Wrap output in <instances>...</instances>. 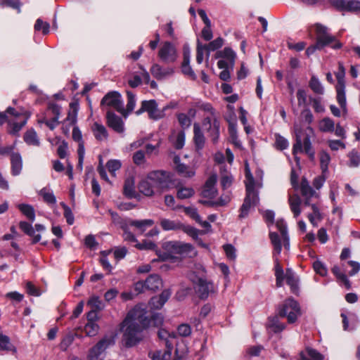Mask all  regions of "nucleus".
<instances>
[{"mask_svg": "<svg viewBox=\"0 0 360 360\" xmlns=\"http://www.w3.org/2000/svg\"><path fill=\"white\" fill-rule=\"evenodd\" d=\"M223 44L224 39L223 38L219 37L214 39L213 41H210L207 45H203V47L208 52L214 51L221 48L223 46Z\"/></svg>", "mask_w": 360, "mask_h": 360, "instance_id": "8fccbe9b", "label": "nucleus"}, {"mask_svg": "<svg viewBox=\"0 0 360 360\" xmlns=\"http://www.w3.org/2000/svg\"><path fill=\"white\" fill-rule=\"evenodd\" d=\"M181 208H183L184 213L190 218L195 220V222L200 221V216L198 213L197 208L194 207H184L183 205H177L176 207L173 208V210H178Z\"/></svg>", "mask_w": 360, "mask_h": 360, "instance_id": "ea45409f", "label": "nucleus"}, {"mask_svg": "<svg viewBox=\"0 0 360 360\" xmlns=\"http://www.w3.org/2000/svg\"><path fill=\"white\" fill-rule=\"evenodd\" d=\"M278 315L280 318H287L289 324L295 323L302 315L299 302L292 297L285 299L278 306Z\"/></svg>", "mask_w": 360, "mask_h": 360, "instance_id": "20e7f679", "label": "nucleus"}, {"mask_svg": "<svg viewBox=\"0 0 360 360\" xmlns=\"http://www.w3.org/2000/svg\"><path fill=\"white\" fill-rule=\"evenodd\" d=\"M127 108L125 112V115L128 113L131 112L135 107L136 105V98H135V94L131 92V91H127Z\"/></svg>", "mask_w": 360, "mask_h": 360, "instance_id": "3c124183", "label": "nucleus"}, {"mask_svg": "<svg viewBox=\"0 0 360 360\" xmlns=\"http://www.w3.org/2000/svg\"><path fill=\"white\" fill-rule=\"evenodd\" d=\"M216 58H225L228 60L230 63L233 65L235 63L236 54L235 51L230 47H225L221 51H218L215 53Z\"/></svg>", "mask_w": 360, "mask_h": 360, "instance_id": "c85d7f7f", "label": "nucleus"}, {"mask_svg": "<svg viewBox=\"0 0 360 360\" xmlns=\"http://www.w3.org/2000/svg\"><path fill=\"white\" fill-rule=\"evenodd\" d=\"M259 198L258 192H252V188H248L245 197L240 208L238 218L240 219L246 218L250 212L251 207H255L259 203Z\"/></svg>", "mask_w": 360, "mask_h": 360, "instance_id": "9d476101", "label": "nucleus"}, {"mask_svg": "<svg viewBox=\"0 0 360 360\" xmlns=\"http://www.w3.org/2000/svg\"><path fill=\"white\" fill-rule=\"evenodd\" d=\"M154 224V220L150 219L142 220L131 219L129 221V225L136 228L141 234H143L147 228L153 226Z\"/></svg>", "mask_w": 360, "mask_h": 360, "instance_id": "a878e982", "label": "nucleus"}, {"mask_svg": "<svg viewBox=\"0 0 360 360\" xmlns=\"http://www.w3.org/2000/svg\"><path fill=\"white\" fill-rule=\"evenodd\" d=\"M110 340L103 338L99 340L90 350L88 354V360H98V356L108 347L110 345Z\"/></svg>", "mask_w": 360, "mask_h": 360, "instance_id": "2eb2a0df", "label": "nucleus"}, {"mask_svg": "<svg viewBox=\"0 0 360 360\" xmlns=\"http://www.w3.org/2000/svg\"><path fill=\"white\" fill-rule=\"evenodd\" d=\"M101 105H107L114 108L117 112L125 116V110L123 108L121 94L116 91L108 92L101 100Z\"/></svg>", "mask_w": 360, "mask_h": 360, "instance_id": "f8f14e48", "label": "nucleus"}, {"mask_svg": "<svg viewBox=\"0 0 360 360\" xmlns=\"http://www.w3.org/2000/svg\"><path fill=\"white\" fill-rule=\"evenodd\" d=\"M319 128L322 132L332 133L335 129V122L328 117H323L319 122Z\"/></svg>", "mask_w": 360, "mask_h": 360, "instance_id": "473e14b6", "label": "nucleus"}, {"mask_svg": "<svg viewBox=\"0 0 360 360\" xmlns=\"http://www.w3.org/2000/svg\"><path fill=\"white\" fill-rule=\"evenodd\" d=\"M23 139L27 145L39 146L40 144L37 133L32 128L25 133Z\"/></svg>", "mask_w": 360, "mask_h": 360, "instance_id": "e433bc0d", "label": "nucleus"}, {"mask_svg": "<svg viewBox=\"0 0 360 360\" xmlns=\"http://www.w3.org/2000/svg\"><path fill=\"white\" fill-rule=\"evenodd\" d=\"M309 87L311 90L316 94L323 95L324 94L325 90L321 84L319 79L315 76L312 75L309 82Z\"/></svg>", "mask_w": 360, "mask_h": 360, "instance_id": "72a5a7b5", "label": "nucleus"}, {"mask_svg": "<svg viewBox=\"0 0 360 360\" xmlns=\"http://www.w3.org/2000/svg\"><path fill=\"white\" fill-rule=\"evenodd\" d=\"M314 26L315 28L316 42L306 49L305 53L308 57L314 54L316 51H321L326 46H330L335 50L340 49L342 47V44L336 37L329 32L328 28L326 26L321 23H316Z\"/></svg>", "mask_w": 360, "mask_h": 360, "instance_id": "f03ea898", "label": "nucleus"}, {"mask_svg": "<svg viewBox=\"0 0 360 360\" xmlns=\"http://www.w3.org/2000/svg\"><path fill=\"white\" fill-rule=\"evenodd\" d=\"M60 205L63 208V215L66 219L68 224H73L75 222V217L70 207L63 202H60Z\"/></svg>", "mask_w": 360, "mask_h": 360, "instance_id": "5fc2aeb1", "label": "nucleus"}, {"mask_svg": "<svg viewBox=\"0 0 360 360\" xmlns=\"http://www.w3.org/2000/svg\"><path fill=\"white\" fill-rule=\"evenodd\" d=\"M276 147L280 150H283L288 148L289 143L288 140L280 134L276 135Z\"/></svg>", "mask_w": 360, "mask_h": 360, "instance_id": "338daca9", "label": "nucleus"}, {"mask_svg": "<svg viewBox=\"0 0 360 360\" xmlns=\"http://www.w3.org/2000/svg\"><path fill=\"white\" fill-rule=\"evenodd\" d=\"M228 131H229L230 139L231 140V143L236 147L240 148L241 143L238 137L236 123L230 122L229 124Z\"/></svg>", "mask_w": 360, "mask_h": 360, "instance_id": "58836bf2", "label": "nucleus"}, {"mask_svg": "<svg viewBox=\"0 0 360 360\" xmlns=\"http://www.w3.org/2000/svg\"><path fill=\"white\" fill-rule=\"evenodd\" d=\"M245 178L247 179V180L248 181V182L246 183V184H245V191H247L248 188H252V192H257L255 189V179H254V177L250 172V169L249 168V165H248V162L245 163Z\"/></svg>", "mask_w": 360, "mask_h": 360, "instance_id": "09e8293b", "label": "nucleus"}, {"mask_svg": "<svg viewBox=\"0 0 360 360\" xmlns=\"http://www.w3.org/2000/svg\"><path fill=\"white\" fill-rule=\"evenodd\" d=\"M289 204L290 207V210L294 214L295 217H297L300 213V204L301 200L299 196L296 195L294 198L290 197L289 198Z\"/></svg>", "mask_w": 360, "mask_h": 360, "instance_id": "c03bdc74", "label": "nucleus"}, {"mask_svg": "<svg viewBox=\"0 0 360 360\" xmlns=\"http://www.w3.org/2000/svg\"><path fill=\"white\" fill-rule=\"evenodd\" d=\"M360 11L359 0H347L345 12H359Z\"/></svg>", "mask_w": 360, "mask_h": 360, "instance_id": "6e6d98bb", "label": "nucleus"}, {"mask_svg": "<svg viewBox=\"0 0 360 360\" xmlns=\"http://www.w3.org/2000/svg\"><path fill=\"white\" fill-rule=\"evenodd\" d=\"M309 100L312 104V107L316 112H323L325 111L324 106L321 104V98L320 97L309 96Z\"/></svg>", "mask_w": 360, "mask_h": 360, "instance_id": "13d9d810", "label": "nucleus"}, {"mask_svg": "<svg viewBox=\"0 0 360 360\" xmlns=\"http://www.w3.org/2000/svg\"><path fill=\"white\" fill-rule=\"evenodd\" d=\"M185 132L184 130H181L178 132L176 138V141L174 143V147L176 150L182 149L185 144Z\"/></svg>", "mask_w": 360, "mask_h": 360, "instance_id": "e2e57ef3", "label": "nucleus"}, {"mask_svg": "<svg viewBox=\"0 0 360 360\" xmlns=\"http://www.w3.org/2000/svg\"><path fill=\"white\" fill-rule=\"evenodd\" d=\"M278 315L268 318L267 328H270L274 333H279L285 329V324L279 321Z\"/></svg>", "mask_w": 360, "mask_h": 360, "instance_id": "bb28decb", "label": "nucleus"}, {"mask_svg": "<svg viewBox=\"0 0 360 360\" xmlns=\"http://www.w3.org/2000/svg\"><path fill=\"white\" fill-rule=\"evenodd\" d=\"M93 131L96 139L98 141H102L104 139H107L108 136L105 127L98 122L94 124Z\"/></svg>", "mask_w": 360, "mask_h": 360, "instance_id": "c9c22d12", "label": "nucleus"}, {"mask_svg": "<svg viewBox=\"0 0 360 360\" xmlns=\"http://www.w3.org/2000/svg\"><path fill=\"white\" fill-rule=\"evenodd\" d=\"M134 309H136L144 314V316H146L148 322V327L151 326L154 327H159L162 325L164 317L161 313L147 311L146 309H142L138 306L134 307Z\"/></svg>", "mask_w": 360, "mask_h": 360, "instance_id": "4468645a", "label": "nucleus"}, {"mask_svg": "<svg viewBox=\"0 0 360 360\" xmlns=\"http://www.w3.org/2000/svg\"><path fill=\"white\" fill-rule=\"evenodd\" d=\"M30 116V113L27 111H25L24 118L20 122H11L8 121L7 132L12 136H19V132L25 127L27 122V120Z\"/></svg>", "mask_w": 360, "mask_h": 360, "instance_id": "f3484780", "label": "nucleus"}, {"mask_svg": "<svg viewBox=\"0 0 360 360\" xmlns=\"http://www.w3.org/2000/svg\"><path fill=\"white\" fill-rule=\"evenodd\" d=\"M176 117L180 126L183 128V130L191 126V120L186 114L181 112L177 114Z\"/></svg>", "mask_w": 360, "mask_h": 360, "instance_id": "bf43d9fd", "label": "nucleus"}, {"mask_svg": "<svg viewBox=\"0 0 360 360\" xmlns=\"http://www.w3.org/2000/svg\"><path fill=\"white\" fill-rule=\"evenodd\" d=\"M349 159V167H356L360 165V153L356 150L352 149L348 154Z\"/></svg>", "mask_w": 360, "mask_h": 360, "instance_id": "864d4df0", "label": "nucleus"}, {"mask_svg": "<svg viewBox=\"0 0 360 360\" xmlns=\"http://www.w3.org/2000/svg\"><path fill=\"white\" fill-rule=\"evenodd\" d=\"M101 301L98 296L91 297L87 302V305L91 307V309L97 311L102 309Z\"/></svg>", "mask_w": 360, "mask_h": 360, "instance_id": "774afa93", "label": "nucleus"}, {"mask_svg": "<svg viewBox=\"0 0 360 360\" xmlns=\"http://www.w3.org/2000/svg\"><path fill=\"white\" fill-rule=\"evenodd\" d=\"M217 180V178L216 174H212L206 180L201 192V195L203 198H214L216 196L217 190L215 188V185Z\"/></svg>", "mask_w": 360, "mask_h": 360, "instance_id": "dca6fc26", "label": "nucleus"}, {"mask_svg": "<svg viewBox=\"0 0 360 360\" xmlns=\"http://www.w3.org/2000/svg\"><path fill=\"white\" fill-rule=\"evenodd\" d=\"M307 130L309 131V134L306 133L303 139H302L304 135L303 130L298 129L295 131V142L292 146V153L297 162L300 161V158L296 156L297 153H304L311 160H314L315 158V151L312 148L310 136V134H314V129L309 126L307 127Z\"/></svg>", "mask_w": 360, "mask_h": 360, "instance_id": "7ed1b4c3", "label": "nucleus"}, {"mask_svg": "<svg viewBox=\"0 0 360 360\" xmlns=\"http://www.w3.org/2000/svg\"><path fill=\"white\" fill-rule=\"evenodd\" d=\"M106 122L108 126L117 133H122L124 131L122 119L112 111L106 113Z\"/></svg>", "mask_w": 360, "mask_h": 360, "instance_id": "ddd939ff", "label": "nucleus"}, {"mask_svg": "<svg viewBox=\"0 0 360 360\" xmlns=\"http://www.w3.org/2000/svg\"><path fill=\"white\" fill-rule=\"evenodd\" d=\"M320 167L323 174L328 172V165L330 162L329 153L325 150L319 153Z\"/></svg>", "mask_w": 360, "mask_h": 360, "instance_id": "79ce46f5", "label": "nucleus"}, {"mask_svg": "<svg viewBox=\"0 0 360 360\" xmlns=\"http://www.w3.org/2000/svg\"><path fill=\"white\" fill-rule=\"evenodd\" d=\"M146 289L155 291L162 287V281L158 274H153L148 276L145 280Z\"/></svg>", "mask_w": 360, "mask_h": 360, "instance_id": "5701e85b", "label": "nucleus"}, {"mask_svg": "<svg viewBox=\"0 0 360 360\" xmlns=\"http://www.w3.org/2000/svg\"><path fill=\"white\" fill-rule=\"evenodd\" d=\"M69 106L70 110L65 121H69L71 125H75L77 122L79 103L77 101L71 102Z\"/></svg>", "mask_w": 360, "mask_h": 360, "instance_id": "7c9ffc66", "label": "nucleus"}, {"mask_svg": "<svg viewBox=\"0 0 360 360\" xmlns=\"http://www.w3.org/2000/svg\"><path fill=\"white\" fill-rule=\"evenodd\" d=\"M0 350L17 352L16 347L11 342L10 338L0 333Z\"/></svg>", "mask_w": 360, "mask_h": 360, "instance_id": "c756f323", "label": "nucleus"}, {"mask_svg": "<svg viewBox=\"0 0 360 360\" xmlns=\"http://www.w3.org/2000/svg\"><path fill=\"white\" fill-rule=\"evenodd\" d=\"M191 281L194 291L200 300H207L210 293L214 292L213 283L207 281L206 278L195 275L191 278Z\"/></svg>", "mask_w": 360, "mask_h": 360, "instance_id": "0eeeda50", "label": "nucleus"}, {"mask_svg": "<svg viewBox=\"0 0 360 360\" xmlns=\"http://www.w3.org/2000/svg\"><path fill=\"white\" fill-rule=\"evenodd\" d=\"M162 248L169 255L192 257L190 254L194 251V247L190 243L181 241H167L162 244Z\"/></svg>", "mask_w": 360, "mask_h": 360, "instance_id": "6e6552de", "label": "nucleus"}, {"mask_svg": "<svg viewBox=\"0 0 360 360\" xmlns=\"http://www.w3.org/2000/svg\"><path fill=\"white\" fill-rule=\"evenodd\" d=\"M18 208L29 220L32 222L34 221L35 211L32 205L22 203L18 205Z\"/></svg>", "mask_w": 360, "mask_h": 360, "instance_id": "4c0bfd02", "label": "nucleus"}, {"mask_svg": "<svg viewBox=\"0 0 360 360\" xmlns=\"http://www.w3.org/2000/svg\"><path fill=\"white\" fill-rule=\"evenodd\" d=\"M123 193L129 199L136 198L137 194L135 191L134 182L132 179H127L125 180Z\"/></svg>", "mask_w": 360, "mask_h": 360, "instance_id": "f704fd0d", "label": "nucleus"}, {"mask_svg": "<svg viewBox=\"0 0 360 360\" xmlns=\"http://www.w3.org/2000/svg\"><path fill=\"white\" fill-rule=\"evenodd\" d=\"M173 161L175 165V169L179 175L186 178H191L195 175V171L190 166L181 163L178 155L174 158Z\"/></svg>", "mask_w": 360, "mask_h": 360, "instance_id": "aec40b11", "label": "nucleus"}, {"mask_svg": "<svg viewBox=\"0 0 360 360\" xmlns=\"http://www.w3.org/2000/svg\"><path fill=\"white\" fill-rule=\"evenodd\" d=\"M48 110L53 115V121L57 122L60 117L61 107L55 103H49L48 104Z\"/></svg>", "mask_w": 360, "mask_h": 360, "instance_id": "0e129e2a", "label": "nucleus"}, {"mask_svg": "<svg viewBox=\"0 0 360 360\" xmlns=\"http://www.w3.org/2000/svg\"><path fill=\"white\" fill-rule=\"evenodd\" d=\"M300 360H323V356L316 349L307 347L300 353Z\"/></svg>", "mask_w": 360, "mask_h": 360, "instance_id": "393cba45", "label": "nucleus"}, {"mask_svg": "<svg viewBox=\"0 0 360 360\" xmlns=\"http://www.w3.org/2000/svg\"><path fill=\"white\" fill-rule=\"evenodd\" d=\"M181 225L180 221L170 220L168 219H162L160 221V226L164 231H177L179 230Z\"/></svg>", "mask_w": 360, "mask_h": 360, "instance_id": "a19ab883", "label": "nucleus"}, {"mask_svg": "<svg viewBox=\"0 0 360 360\" xmlns=\"http://www.w3.org/2000/svg\"><path fill=\"white\" fill-rule=\"evenodd\" d=\"M269 238L274 247L272 255H280L282 251V243L279 235L276 232H270Z\"/></svg>", "mask_w": 360, "mask_h": 360, "instance_id": "2f4dec72", "label": "nucleus"}, {"mask_svg": "<svg viewBox=\"0 0 360 360\" xmlns=\"http://www.w3.org/2000/svg\"><path fill=\"white\" fill-rule=\"evenodd\" d=\"M11 174L13 176H17L20 174L22 168V161L19 153H12L11 154Z\"/></svg>", "mask_w": 360, "mask_h": 360, "instance_id": "b1692460", "label": "nucleus"}, {"mask_svg": "<svg viewBox=\"0 0 360 360\" xmlns=\"http://www.w3.org/2000/svg\"><path fill=\"white\" fill-rule=\"evenodd\" d=\"M160 60L166 64L174 63L177 58V50L174 44L170 41H165L158 51Z\"/></svg>", "mask_w": 360, "mask_h": 360, "instance_id": "9b49d317", "label": "nucleus"}, {"mask_svg": "<svg viewBox=\"0 0 360 360\" xmlns=\"http://www.w3.org/2000/svg\"><path fill=\"white\" fill-rule=\"evenodd\" d=\"M154 186L160 191L167 190L175 185L174 174L165 170H154L147 175Z\"/></svg>", "mask_w": 360, "mask_h": 360, "instance_id": "39448f33", "label": "nucleus"}, {"mask_svg": "<svg viewBox=\"0 0 360 360\" xmlns=\"http://www.w3.org/2000/svg\"><path fill=\"white\" fill-rule=\"evenodd\" d=\"M285 280L286 283L290 286V292L295 295H299V278L295 275V272L291 269H286L285 271Z\"/></svg>", "mask_w": 360, "mask_h": 360, "instance_id": "6ab92c4d", "label": "nucleus"}, {"mask_svg": "<svg viewBox=\"0 0 360 360\" xmlns=\"http://www.w3.org/2000/svg\"><path fill=\"white\" fill-rule=\"evenodd\" d=\"M297 104L299 106H307L308 103L307 102V94L305 89H297Z\"/></svg>", "mask_w": 360, "mask_h": 360, "instance_id": "680f3d73", "label": "nucleus"}, {"mask_svg": "<svg viewBox=\"0 0 360 360\" xmlns=\"http://www.w3.org/2000/svg\"><path fill=\"white\" fill-rule=\"evenodd\" d=\"M202 124L212 143H218L220 136L219 120L217 117H205L202 120Z\"/></svg>", "mask_w": 360, "mask_h": 360, "instance_id": "1a4fd4ad", "label": "nucleus"}, {"mask_svg": "<svg viewBox=\"0 0 360 360\" xmlns=\"http://www.w3.org/2000/svg\"><path fill=\"white\" fill-rule=\"evenodd\" d=\"M195 149L200 153L204 148L205 143V138L201 130L198 123L193 124V138Z\"/></svg>", "mask_w": 360, "mask_h": 360, "instance_id": "a211bd4d", "label": "nucleus"}, {"mask_svg": "<svg viewBox=\"0 0 360 360\" xmlns=\"http://www.w3.org/2000/svg\"><path fill=\"white\" fill-rule=\"evenodd\" d=\"M179 230L183 231L184 233L188 234L189 236L192 237L194 240H198V234L204 233L203 231H200L196 228L190 226V225H184L181 223Z\"/></svg>", "mask_w": 360, "mask_h": 360, "instance_id": "37998d69", "label": "nucleus"}, {"mask_svg": "<svg viewBox=\"0 0 360 360\" xmlns=\"http://www.w3.org/2000/svg\"><path fill=\"white\" fill-rule=\"evenodd\" d=\"M301 193L303 196L313 197L315 194L314 190L310 186L307 179L303 177L300 184Z\"/></svg>", "mask_w": 360, "mask_h": 360, "instance_id": "a18cd8bd", "label": "nucleus"}, {"mask_svg": "<svg viewBox=\"0 0 360 360\" xmlns=\"http://www.w3.org/2000/svg\"><path fill=\"white\" fill-rule=\"evenodd\" d=\"M39 195L42 196L44 201L48 204H55L56 202V198L53 193L48 192L46 188H43L39 191Z\"/></svg>", "mask_w": 360, "mask_h": 360, "instance_id": "052dcab7", "label": "nucleus"}, {"mask_svg": "<svg viewBox=\"0 0 360 360\" xmlns=\"http://www.w3.org/2000/svg\"><path fill=\"white\" fill-rule=\"evenodd\" d=\"M313 269L317 274L321 276H326L328 272L326 266L319 260H316L313 263Z\"/></svg>", "mask_w": 360, "mask_h": 360, "instance_id": "69168bd1", "label": "nucleus"}, {"mask_svg": "<svg viewBox=\"0 0 360 360\" xmlns=\"http://www.w3.org/2000/svg\"><path fill=\"white\" fill-rule=\"evenodd\" d=\"M142 104L145 108L146 112L148 113L150 119L159 120L161 118L160 112L158 110V103L155 100L151 99L149 101H143Z\"/></svg>", "mask_w": 360, "mask_h": 360, "instance_id": "4be33fe9", "label": "nucleus"}, {"mask_svg": "<svg viewBox=\"0 0 360 360\" xmlns=\"http://www.w3.org/2000/svg\"><path fill=\"white\" fill-rule=\"evenodd\" d=\"M99 330V326L96 322H87L84 326L85 333L88 336H95Z\"/></svg>", "mask_w": 360, "mask_h": 360, "instance_id": "4d7b16f0", "label": "nucleus"}, {"mask_svg": "<svg viewBox=\"0 0 360 360\" xmlns=\"http://www.w3.org/2000/svg\"><path fill=\"white\" fill-rule=\"evenodd\" d=\"M150 72L153 77L158 80H162L167 76H170L174 73L172 68H162L159 64H153L150 68Z\"/></svg>", "mask_w": 360, "mask_h": 360, "instance_id": "412c9836", "label": "nucleus"}, {"mask_svg": "<svg viewBox=\"0 0 360 360\" xmlns=\"http://www.w3.org/2000/svg\"><path fill=\"white\" fill-rule=\"evenodd\" d=\"M35 31H41L44 35L47 34L50 31V25L47 22H44L41 19L38 18L34 24Z\"/></svg>", "mask_w": 360, "mask_h": 360, "instance_id": "603ef678", "label": "nucleus"}, {"mask_svg": "<svg viewBox=\"0 0 360 360\" xmlns=\"http://www.w3.org/2000/svg\"><path fill=\"white\" fill-rule=\"evenodd\" d=\"M135 247L139 250H155L158 248L157 245L148 240H143L141 242H136Z\"/></svg>", "mask_w": 360, "mask_h": 360, "instance_id": "de8ad7c7", "label": "nucleus"}, {"mask_svg": "<svg viewBox=\"0 0 360 360\" xmlns=\"http://www.w3.org/2000/svg\"><path fill=\"white\" fill-rule=\"evenodd\" d=\"M148 328L146 316L141 311L133 308L120 323L123 345L131 348L139 344L143 340V330Z\"/></svg>", "mask_w": 360, "mask_h": 360, "instance_id": "f257e3e1", "label": "nucleus"}, {"mask_svg": "<svg viewBox=\"0 0 360 360\" xmlns=\"http://www.w3.org/2000/svg\"><path fill=\"white\" fill-rule=\"evenodd\" d=\"M337 79V84L335 86L336 99L343 111H347V102L345 96V69L342 63H338V70L335 72Z\"/></svg>", "mask_w": 360, "mask_h": 360, "instance_id": "423d86ee", "label": "nucleus"}, {"mask_svg": "<svg viewBox=\"0 0 360 360\" xmlns=\"http://www.w3.org/2000/svg\"><path fill=\"white\" fill-rule=\"evenodd\" d=\"M194 194L193 188L181 186L177 189L176 197L179 199L184 200L191 198Z\"/></svg>", "mask_w": 360, "mask_h": 360, "instance_id": "49530a36", "label": "nucleus"}, {"mask_svg": "<svg viewBox=\"0 0 360 360\" xmlns=\"http://www.w3.org/2000/svg\"><path fill=\"white\" fill-rule=\"evenodd\" d=\"M153 183L148 179H143L141 180L139 185L138 188L140 193L143 194L146 196L150 197L154 195V184H152Z\"/></svg>", "mask_w": 360, "mask_h": 360, "instance_id": "cd10ccee", "label": "nucleus"}]
</instances>
